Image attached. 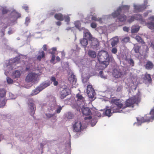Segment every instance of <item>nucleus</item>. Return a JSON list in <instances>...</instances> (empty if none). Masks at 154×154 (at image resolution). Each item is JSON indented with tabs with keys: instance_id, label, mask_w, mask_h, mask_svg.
<instances>
[{
	"instance_id": "nucleus-52",
	"label": "nucleus",
	"mask_w": 154,
	"mask_h": 154,
	"mask_svg": "<svg viewBox=\"0 0 154 154\" xmlns=\"http://www.w3.org/2000/svg\"><path fill=\"white\" fill-rule=\"evenodd\" d=\"M150 46L154 49V40L152 41L151 42V44L150 45Z\"/></svg>"
},
{
	"instance_id": "nucleus-25",
	"label": "nucleus",
	"mask_w": 154,
	"mask_h": 154,
	"mask_svg": "<svg viewBox=\"0 0 154 154\" xmlns=\"http://www.w3.org/2000/svg\"><path fill=\"white\" fill-rule=\"evenodd\" d=\"M54 17L57 20L60 21L63 20L64 19L63 16L60 14H56L54 16Z\"/></svg>"
},
{
	"instance_id": "nucleus-4",
	"label": "nucleus",
	"mask_w": 154,
	"mask_h": 154,
	"mask_svg": "<svg viewBox=\"0 0 154 154\" xmlns=\"http://www.w3.org/2000/svg\"><path fill=\"white\" fill-rule=\"evenodd\" d=\"M98 59L101 63V66L106 68L109 64V58L108 52L105 51H101L99 52L97 56Z\"/></svg>"
},
{
	"instance_id": "nucleus-7",
	"label": "nucleus",
	"mask_w": 154,
	"mask_h": 154,
	"mask_svg": "<svg viewBox=\"0 0 154 154\" xmlns=\"http://www.w3.org/2000/svg\"><path fill=\"white\" fill-rule=\"evenodd\" d=\"M140 94H137L133 97L129 98L126 102V106L128 107L132 106L133 107V105L134 103L138 104L140 100Z\"/></svg>"
},
{
	"instance_id": "nucleus-29",
	"label": "nucleus",
	"mask_w": 154,
	"mask_h": 154,
	"mask_svg": "<svg viewBox=\"0 0 154 154\" xmlns=\"http://www.w3.org/2000/svg\"><path fill=\"white\" fill-rule=\"evenodd\" d=\"M135 39L139 43L142 44H144L145 42L142 38L139 35H137L135 37Z\"/></svg>"
},
{
	"instance_id": "nucleus-59",
	"label": "nucleus",
	"mask_w": 154,
	"mask_h": 154,
	"mask_svg": "<svg viewBox=\"0 0 154 154\" xmlns=\"http://www.w3.org/2000/svg\"><path fill=\"white\" fill-rule=\"evenodd\" d=\"M56 60H57V61H60V58L59 57L57 56L56 57Z\"/></svg>"
},
{
	"instance_id": "nucleus-19",
	"label": "nucleus",
	"mask_w": 154,
	"mask_h": 154,
	"mask_svg": "<svg viewBox=\"0 0 154 154\" xmlns=\"http://www.w3.org/2000/svg\"><path fill=\"white\" fill-rule=\"evenodd\" d=\"M28 106L30 110V115L31 116H33L35 110L34 103L32 102H29L28 103Z\"/></svg>"
},
{
	"instance_id": "nucleus-22",
	"label": "nucleus",
	"mask_w": 154,
	"mask_h": 154,
	"mask_svg": "<svg viewBox=\"0 0 154 154\" xmlns=\"http://www.w3.org/2000/svg\"><path fill=\"white\" fill-rule=\"evenodd\" d=\"M139 26L136 25H134L131 27V31L132 33L137 32L140 29Z\"/></svg>"
},
{
	"instance_id": "nucleus-28",
	"label": "nucleus",
	"mask_w": 154,
	"mask_h": 154,
	"mask_svg": "<svg viewBox=\"0 0 154 154\" xmlns=\"http://www.w3.org/2000/svg\"><path fill=\"white\" fill-rule=\"evenodd\" d=\"M88 55L89 57L92 58H95L96 56V53L94 51H89L88 52Z\"/></svg>"
},
{
	"instance_id": "nucleus-26",
	"label": "nucleus",
	"mask_w": 154,
	"mask_h": 154,
	"mask_svg": "<svg viewBox=\"0 0 154 154\" xmlns=\"http://www.w3.org/2000/svg\"><path fill=\"white\" fill-rule=\"evenodd\" d=\"M153 66V63L150 61H148L146 63L145 67L146 69H152Z\"/></svg>"
},
{
	"instance_id": "nucleus-35",
	"label": "nucleus",
	"mask_w": 154,
	"mask_h": 154,
	"mask_svg": "<svg viewBox=\"0 0 154 154\" xmlns=\"http://www.w3.org/2000/svg\"><path fill=\"white\" fill-rule=\"evenodd\" d=\"M146 79L147 80L148 82L150 83L151 81V79L150 75L149 74H145Z\"/></svg>"
},
{
	"instance_id": "nucleus-47",
	"label": "nucleus",
	"mask_w": 154,
	"mask_h": 154,
	"mask_svg": "<svg viewBox=\"0 0 154 154\" xmlns=\"http://www.w3.org/2000/svg\"><path fill=\"white\" fill-rule=\"evenodd\" d=\"M91 26L92 28H95L97 26V24L94 22H93L91 23Z\"/></svg>"
},
{
	"instance_id": "nucleus-32",
	"label": "nucleus",
	"mask_w": 154,
	"mask_h": 154,
	"mask_svg": "<svg viewBox=\"0 0 154 154\" xmlns=\"http://www.w3.org/2000/svg\"><path fill=\"white\" fill-rule=\"evenodd\" d=\"M51 80L54 82L53 84L54 86H57L58 84V82L56 81V78L54 76H52L51 79Z\"/></svg>"
},
{
	"instance_id": "nucleus-12",
	"label": "nucleus",
	"mask_w": 154,
	"mask_h": 154,
	"mask_svg": "<svg viewBox=\"0 0 154 154\" xmlns=\"http://www.w3.org/2000/svg\"><path fill=\"white\" fill-rule=\"evenodd\" d=\"M151 21L147 23L146 22V24H143V25H146L149 29H154V16H151L148 18Z\"/></svg>"
},
{
	"instance_id": "nucleus-3",
	"label": "nucleus",
	"mask_w": 154,
	"mask_h": 154,
	"mask_svg": "<svg viewBox=\"0 0 154 154\" xmlns=\"http://www.w3.org/2000/svg\"><path fill=\"white\" fill-rule=\"evenodd\" d=\"M129 8V7L127 5L120 7L116 11L112 14V15L113 18L117 17L119 21L123 22L126 20V17L125 15H121V13L127 11Z\"/></svg>"
},
{
	"instance_id": "nucleus-46",
	"label": "nucleus",
	"mask_w": 154,
	"mask_h": 154,
	"mask_svg": "<svg viewBox=\"0 0 154 154\" xmlns=\"http://www.w3.org/2000/svg\"><path fill=\"white\" fill-rule=\"evenodd\" d=\"M103 71H100V72H99V74H100V76L102 78L104 79H106V76L105 75V76L103 75Z\"/></svg>"
},
{
	"instance_id": "nucleus-49",
	"label": "nucleus",
	"mask_w": 154,
	"mask_h": 154,
	"mask_svg": "<svg viewBox=\"0 0 154 154\" xmlns=\"http://www.w3.org/2000/svg\"><path fill=\"white\" fill-rule=\"evenodd\" d=\"M30 19L29 17H27L26 19V21L25 22V24L27 26L28 23L29 22Z\"/></svg>"
},
{
	"instance_id": "nucleus-11",
	"label": "nucleus",
	"mask_w": 154,
	"mask_h": 154,
	"mask_svg": "<svg viewBox=\"0 0 154 154\" xmlns=\"http://www.w3.org/2000/svg\"><path fill=\"white\" fill-rule=\"evenodd\" d=\"M73 130L76 132H79L83 128L81 123L80 121L75 122L73 125Z\"/></svg>"
},
{
	"instance_id": "nucleus-62",
	"label": "nucleus",
	"mask_w": 154,
	"mask_h": 154,
	"mask_svg": "<svg viewBox=\"0 0 154 154\" xmlns=\"http://www.w3.org/2000/svg\"><path fill=\"white\" fill-rule=\"evenodd\" d=\"M96 116L98 117H100L101 116L99 112L97 113Z\"/></svg>"
},
{
	"instance_id": "nucleus-15",
	"label": "nucleus",
	"mask_w": 154,
	"mask_h": 154,
	"mask_svg": "<svg viewBox=\"0 0 154 154\" xmlns=\"http://www.w3.org/2000/svg\"><path fill=\"white\" fill-rule=\"evenodd\" d=\"M135 12H140L145 9L146 7L145 5L142 6L134 4V5Z\"/></svg>"
},
{
	"instance_id": "nucleus-31",
	"label": "nucleus",
	"mask_w": 154,
	"mask_h": 154,
	"mask_svg": "<svg viewBox=\"0 0 154 154\" xmlns=\"http://www.w3.org/2000/svg\"><path fill=\"white\" fill-rule=\"evenodd\" d=\"M41 91L40 90L39 87H38L32 91L31 94L32 95H35Z\"/></svg>"
},
{
	"instance_id": "nucleus-18",
	"label": "nucleus",
	"mask_w": 154,
	"mask_h": 154,
	"mask_svg": "<svg viewBox=\"0 0 154 154\" xmlns=\"http://www.w3.org/2000/svg\"><path fill=\"white\" fill-rule=\"evenodd\" d=\"M135 19L138 20L142 24H146L145 20L143 19L142 16L139 14L135 15Z\"/></svg>"
},
{
	"instance_id": "nucleus-50",
	"label": "nucleus",
	"mask_w": 154,
	"mask_h": 154,
	"mask_svg": "<svg viewBox=\"0 0 154 154\" xmlns=\"http://www.w3.org/2000/svg\"><path fill=\"white\" fill-rule=\"evenodd\" d=\"M135 19V15L134 16H134H132L131 17L130 19L128 20V22L130 23L132 21H134V19Z\"/></svg>"
},
{
	"instance_id": "nucleus-45",
	"label": "nucleus",
	"mask_w": 154,
	"mask_h": 154,
	"mask_svg": "<svg viewBox=\"0 0 154 154\" xmlns=\"http://www.w3.org/2000/svg\"><path fill=\"white\" fill-rule=\"evenodd\" d=\"M9 96L10 99H14L16 98V96L11 93H9Z\"/></svg>"
},
{
	"instance_id": "nucleus-57",
	"label": "nucleus",
	"mask_w": 154,
	"mask_h": 154,
	"mask_svg": "<svg viewBox=\"0 0 154 154\" xmlns=\"http://www.w3.org/2000/svg\"><path fill=\"white\" fill-rule=\"evenodd\" d=\"M23 8L26 10H27L28 9V7L27 6H23Z\"/></svg>"
},
{
	"instance_id": "nucleus-10",
	"label": "nucleus",
	"mask_w": 154,
	"mask_h": 154,
	"mask_svg": "<svg viewBox=\"0 0 154 154\" xmlns=\"http://www.w3.org/2000/svg\"><path fill=\"white\" fill-rule=\"evenodd\" d=\"M87 93L90 98L93 100L95 94V91L91 85H88L87 88Z\"/></svg>"
},
{
	"instance_id": "nucleus-39",
	"label": "nucleus",
	"mask_w": 154,
	"mask_h": 154,
	"mask_svg": "<svg viewBox=\"0 0 154 154\" xmlns=\"http://www.w3.org/2000/svg\"><path fill=\"white\" fill-rule=\"evenodd\" d=\"M5 100L3 98H2L1 100V101L0 102V107H3L5 105Z\"/></svg>"
},
{
	"instance_id": "nucleus-42",
	"label": "nucleus",
	"mask_w": 154,
	"mask_h": 154,
	"mask_svg": "<svg viewBox=\"0 0 154 154\" xmlns=\"http://www.w3.org/2000/svg\"><path fill=\"white\" fill-rule=\"evenodd\" d=\"M130 39V38L128 37L124 38L123 39L122 41L125 42L127 43L129 41Z\"/></svg>"
},
{
	"instance_id": "nucleus-30",
	"label": "nucleus",
	"mask_w": 154,
	"mask_h": 154,
	"mask_svg": "<svg viewBox=\"0 0 154 154\" xmlns=\"http://www.w3.org/2000/svg\"><path fill=\"white\" fill-rule=\"evenodd\" d=\"M75 25L76 27L78 28V29H79L80 31L81 30H84V29H85L83 27H82V28H80L81 23L79 21H78L76 22L75 23Z\"/></svg>"
},
{
	"instance_id": "nucleus-37",
	"label": "nucleus",
	"mask_w": 154,
	"mask_h": 154,
	"mask_svg": "<svg viewBox=\"0 0 154 154\" xmlns=\"http://www.w3.org/2000/svg\"><path fill=\"white\" fill-rule=\"evenodd\" d=\"M46 115L47 117L48 118H51V117H55V118H56V116H55L54 113L51 114L50 113H48L46 114Z\"/></svg>"
},
{
	"instance_id": "nucleus-6",
	"label": "nucleus",
	"mask_w": 154,
	"mask_h": 154,
	"mask_svg": "<svg viewBox=\"0 0 154 154\" xmlns=\"http://www.w3.org/2000/svg\"><path fill=\"white\" fill-rule=\"evenodd\" d=\"M16 60L17 59L15 58L6 61L5 64L4 65L5 73L6 75H7V73L8 72L12 70L13 66L16 64Z\"/></svg>"
},
{
	"instance_id": "nucleus-38",
	"label": "nucleus",
	"mask_w": 154,
	"mask_h": 154,
	"mask_svg": "<svg viewBox=\"0 0 154 154\" xmlns=\"http://www.w3.org/2000/svg\"><path fill=\"white\" fill-rule=\"evenodd\" d=\"M97 121L96 119H94L91 120V124L92 126H94L96 124Z\"/></svg>"
},
{
	"instance_id": "nucleus-51",
	"label": "nucleus",
	"mask_w": 154,
	"mask_h": 154,
	"mask_svg": "<svg viewBox=\"0 0 154 154\" xmlns=\"http://www.w3.org/2000/svg\"><path fill=\"white\" fill-rule=\"evenodd\" d=\"M123 30L124 31L128 32L129 30V28L128 27L125 26L123 27Z\"/></svg>"
},
{
	"instance_id": "nucleus-34",
	"label": "nucleus",
	"mask_w": 154,
	"mask_h": 154,
	"mask_svg": "<svg viewBox=\"0 0 154 154\" xmlns=\"http://www.w3.org/2000/svg\"><path fill=\"white\" fill-rule=\"evenodd\" d=\"M6 93L5 91L3 89H0V97L2 98L5 96Z\"/></svg>"
},
{
	"instance_id": "nucleus-33",
	"label": "nucleus",
	"mask_w": 154,
	"mask_h": 154,
	"mask_svg": "<svg viewBox=\"0 0 154 154\" xmlns=\"http://www.w3.org/2000/svg\"><path fill=\"white\" fill-rule=\"evenodd\" d=\"M140 48V46H138L137 45L135 44L134 45L133 49L135 53H138L139 52Z\"/></svg>"
},
{
	"instance_id": "nucleus-56",
	"label": "nucleus",
	"mask_w": 154,
	"mask_h": 154,
	"mask_svg": "<svg viewBox=\"0 0 154 154\" xmlns=\"http://www.w3.org/2000/svg\"><path fill=\"white\" fill-rule=\"evenodd\" d=\"M61 53L62 55V58H63L65 56V54L63 51L61 52Z\"/></svg>"
},
{
	"instance_id": "nucleus-48",
	"label": "nucleus",
	"mask_w": 154,
	"mask_h": 154,
	"mask_svg": "<svg viewBox=\"0 0 154 154\" xmlns=\"http://www.w3.org/2000/svg\"><path fill=\"white\" fill-rule=\"evenodd\" d=\"M117 49L116 48H113L112 50V53L115 54L117 52Z\"/></svg>"
},
{
	"instance_id": "nucleus-17",
	"label": "nucleus",
	"mask_w": 154,
	"mask_h": 154,
	"mask_svg": "<svg viewBox=\"0 0 154 154\" xmlns=\"http://www.w3.org/2000/svg\"><path fill=\"white\" fill-rule=\"evenodd\" d=\"M51 83L49 81H46L42 83L38 87L40 90L42 91L45 88L50 85Z\"/></svg>"
},
{
	"instance_id": "nucleus-16",
	"label": "nucleus",
	"mask_w": 154,
	"mask_h": 154,
	"mask_svg": "<svg viewBox=\"0 0 154 154\" xmlns=\"http://www.w3.org/2000/svg\"><path fill=\"white\" fill-rule=\"evenodd\" d=\"M69 81L70 82L72 85H75L77 79L75 75L73 74H72L68 79ZM75 85L73 86V87H75Z\"/></svg>"
},
{
	"instance_id": "nucleus-9",
	"label": "nucleus",
	"mask_w": 154,
	"mask_h": 154,
	"mask_svg": "<svg viewBox=\"0 0 154 154\" xmlns=\"http://www.w3.org/2000/svg\"><path fill=\"white\" fill-rule=\"evenodd\" d=\"M154 118V109H152L149 114L146 115L144 117L141 119V122H152Z\"/></svg>"
},
{
	"instance_id": "nucleus-54",
	"label": "nucleus",
	"mask_w": 154,
	"mask_h": 154,
	"mask_svg": "<svg viewBox=\"0 0 154 154\" xmlns=\"http://www.w3.org/2000/svg\"><path fill=\"white\" fill-rule=\"evenodd\" d=\"M137 125H141V123H140V120L138 119V118H137Z\"/></svg>"
},
{
	"instance_id": "nucleus-14",
	"label": "nucleus",
	"mask_w": 154,
	"mask_h": 154,
	"mask_svg": "<svg viewBox=\"0 0 154 154\" xmlns=\"http://www.w3.org/2000/svg\"><path fill=\"white\" fill-rule=\"evenodd\" d=\"M122 75V72L119 69H114L113 72V75L114 77L118 78L121 77Z\"/></svg>"
},
{
	"instance_id": "nucleus-13",
	"label": "nucleus",
	"mask_w": 154,
	"mask_h": 154,
	"mask_svg": "<svg viewBox=\"0 0 154 154\" xmlns=\"http://www.w3.org/2000/svg\"><path fill=\"white\" fill-rule=\"evenodd\" d=\"M70 92V90L68 88H63L60 93V97L62 99L64 98Z\"/></svg>"
},
{
	"instance_id": "nucleus-43",
	"label": "nucleus",
	"mask_w": 154,
	"mask_h": 154,
	"mask_svg": "<svg viewBox=\"0 0 154 154\" xmlns=\"http://www.w3.org/2000/svg\"><path fill=\"white\" fill-rule=\"evenodd\" d=\"M63 17L65 21L67 22V24H68V22L70 21V17L67 16H65Z\"/></svg>"
},
{
	"instance_id": "nucleus-44",
	"label": "nucleus",
	"mask_w": 154,
	"mask_h": 154,
	"mask_svg": "<svg viewBox=\"0 0 154 154\" xmlns=\"http://www.w3.org/2000/svg\"><path fill=\"white\" fill-rule=\"evenodd\" d=\"M128 63L131 66H133L134 65V62L133 60L131 59H130L128 60Z\"/></svg>"
},
{
	"instance_id": "nucleus-58",
	"label": "nucleus",
	"mask_w": 154,
	"mask_h": 154,
	"mask_svg": "<svg viewBox=\"0 0 154 154\" xmlns=\"http://www.w3.org/2000/svg\"><path fill=\"white\" fill-rule=\"evenodd\" d=\"M55 10H53L51 11L50 13V14L51 15H53L55 13Z\"/></svg>"
},
{
	"instance_id": "nucleus-20",
	"label": "nucleus",
	"mask_w": 154,
	"mask_h": 154,
	"mask_svg": "<svg viewBox=\"0 0 154 154\" xmlns=\"http://www.w3.org/2000/svg\"><path fill=\"white\" fill-rule=\"evenodd\" d=\"M62 107H61L59 106H52L50 110L53 111L55 109H56V110L55 111V112H56L57 113H59L61 111V110L62 109Z\"/></svg>"
},
{
	"instance_id": "nucleus-5",
	"label": "nucleus",
	"mask_w": 154,
	"mask_h": 154,
	"mask_svg": "<svg viewBox=\"0 0 154 154\" xmlns=\"http://www.w3.org/2000/svg\"><path fill=\"white\" fill-rule=\"evenodd\" d=\"M84 36L85 38H83L80 41V42L82 45L85 47L87 45L88 43L87 39H88L89 40L92 41L91 44L92 46L97 45L98 44V42L96 41V40H95L93 41H92L93 39V37L88 29H84Z\"/></svg>"
},
{
	"instance_id": "nucleus-60",
	"label": "nucleus",
	"mask_w": 154,
	"mask_h": 154,
	"mask_svg": "<svg viewBox=\"0 0 154 154\" xmlns=\"http://www.w3.org/2000/svg\"><path fill=\"white\" fill-rule=\"evenodd\" d=\"M61 24V23L60 21H58L56 22V24L58 26H60Z\"/></svg>"
},
{
	"instance_id": "nucleus-8",
	"label": "nucleus",
	"mask_w": 154,
	"mask_h": 154,
	"mask_svg": "<svg viewBox=\"0 0 154 154\" xmlns=\"http://www.w3.org/2000/svg\"><path fill=\"white\" fill-rule=\"evenodd\" d=\"M38 75L34 73H30L26 76V81L28 82H32L35 83L38 80Z\"/></svg>"
},
{
	"instance_id": "nucleus-53",
	"label": "nucleus",
	"mask_w": 154,
	"mask_h": 154,
	"mask_svg": "<svg viewBox=\"0 0 154 154\" xmlns=\"http://www.w3.org/2000/svg\"><path fill=\"white\" fill-rule=\"evenodd\" d=\"M8 11L5 8H3L2 10V12L3 14H5L7 13Z\"/></svg>"
},
{
	"instance_id": "nucleus-64",
	"label": "nucleus",
	"mask_w": 154,
	"mask_h": 154,
	"mask_svg": "<svg viewBox=\"0 0 154 154\" xmlns=\"http://www.w3.org/2000/svg\"><path fill=\"white\" fill-rule=\"evenodd\" d=\"M44 144V143H41V147H42V148L43 146H44V145L43 144Z\"/></svg>"
},
{
	"instance_id": "nucleus-2",
	"label": "nucleus",
	"mask_w": 154,
	"mask_h": 154,
	"mask_svg": "<svg viewBox=\"0 0 154 154\" xmlns=\"http://www.w3.org/2000/svg\"><path fill=\"white\" fill-rule=\"evenodd\" d=\"M111 102L114 104L111 106L112 109L109 108L107 109L105 111L106 116L109 117L111 116L112 113L124 112L123 110L125 107H123L122 103L119 99H112Z\"/></svg>"
},
{
	"instance_id": "nucleus-36",
	"label": "nucleus",
	"mask_w": 154,
	"mask_h": 154,
	"mask_svg": "<svg viewBox=\"0 0 154 154\" xmlns=\"http://www.w3.org/2000/svg\"><path fill=\"white\" fill-rule=\"evenodd\" d=\"M50 53L52 55L51 59L50 60V62L51 63H54L55 59V56L54 55V53L53 52H50Z\"/></svg>"
},
{
	"instance_id": "nucleus-21",
	"label": "nucleus",
	"mask_w": 154,
	"mask_h": 154,
	"mask_svg": "<svg viewBox=\"0 0 154 154\" xmlns=\"http://www.w3.org/2000/svg\"><path fill=\"white\" fill-rule=\"evenodd\" d=\"M92 13H91V15L92 16L91 19L92 20H95L97 21H98L99 23H102V20L103 19L101 18H97L96 16V15H94V14H92Z\"/></svg>"
},
{
	"instance_id": "nucleus-55",
	"label": "nucleus",
	"mask_w": 154,
	"mask_h": 154,
	"mask_svg": "<svg viewBox=\"0 0 154 154\" xmlns=\"http://www.w3.org/2000/svg\"><path fill=\"white\" fill-rule=\"evenodd\" d=\"M43 49L44 51H46L47 50V45H44L43 46Z\"/></svg>"
},
{
	"instance_id": "nucleus-27",
	"label": "nucleus",
	"mask_w": 154,
	"mask_h": 154,
	"mask_svg": "<svg viewBox=\"0 0 154 154\" xmlns=\"http://www.w3.org/2000/svg\"><path fill=\"white\" fill-rule=\"evenodd\" d=\"M45 56V54L44 51H42L39 52L38 55L37 57V59L39 60H40L42 58H44Z\"/></svg>"
},
{
	"instance_id": "nucleus-63",
	"label": "nucleus",
	"mask_w": 154,
	"mask_h": 154,
	"mask_svg": "<svg viewBox=\"0 0 154 154\" xmlns=\"http://www.w3.org/2000/svg\"><path fill=\"white\" fill-rule=\"evenodd\" d=\"M8 32L9 34V35L11 34L12 33V31L11 30H9V31H8Z\"/></svg>"
},
{
	"instance_id": "nucleus-61",
	"label": "nucleus",
	"mask_w": 154,
	"mask_h": 154,
	"mask_svg": "<svg viewBox=\"0 0 154 154\" xmlns=\"http://www.w3.org/2000/svg\"><path fill=\"white\" fill-rule=\"evenodd\" d=\"M57 50V48H52V52H53L54 53V51H55Z\"/></svg>"
},
{
	"instance_id": "nucleus-40",
	"label": "nucleus",
	"mask_w": 154,
	"mask_h": 154,
	"mask_svg": "<svg viewBox=\"0 0 154 154\" xmlns=\"http://www.w3.org/2000/svg\"><path fill=\"white\" fill-rule=\"evenodd\" d=\"M6 79L7 82L8 84H12L13 82V80L12 79L8 77H7V78Z\"/></svg>"
},
{
	"instance_id": "nucleus-1",
	"label": "nucleus",
	"mask_w": 154,
	"mask_h": 154,
	"mask_svg": "<svg viewBox=\"0 0 154 154\" xmlns=\"http://www.w3.org/2000/svg\"><path fill=\"white\" fill-rule=\"evenodd\" d=\"M76 105H75V107L77 109H78V107L77 108V106L82 107V110L83 115L89 116L88 117H85V119L86 120L91 119V115L92 114L91 110L88 107H85L84 106L85 103L84 98L80 94H78L76 95Z\"/></svg>"
},
{
	"instance_id": "nucleus-24",
	"label": "nucleus",
	"mask_w": 154,
	"mask_h": 154,
	"mask_svg": "<svg viewBox=\"0 0 154 154\" xmlns=\"http://www.w3.org/2000/svg\"><path fill=\"white\" fill-rule=\"evenodd\" d=\"M20 75V72L19 70H16L12 74V76L13 78H19Z\"/></svg>"
},
{
	"instance_id": "nucleus-41",
	"label": "nucleus",
	"mask_w": 154,
	"mask_h": 154,
	"mask_svg": "<svg viewBox=\"0 0 154 154\" xmlns=\"http://www.w3.org/2000/svg\"><path fill=\"white\" fill-rule=\"evenodd\" d=\"M73 115L71 112H68L66 114L67 118L69 119H71L73 117Z\"/></svg>"
},
{
	"instance_id": "nucleus-23",
	"label": "nucleus",
	"mask_w": 154,
	"mask_h": 154,
	"mask_svg": "<svg viewBox=\"0 0 154 154\" xmlns=\"http://www.w3.org/2000/svg\"><path fill=\"white\" fill-rule=\"evenodd\" d=\"M119 42V39L117 37L113 38L111 39V45L112 47L115 46Z\"/></svg>"
}]
</instances>
